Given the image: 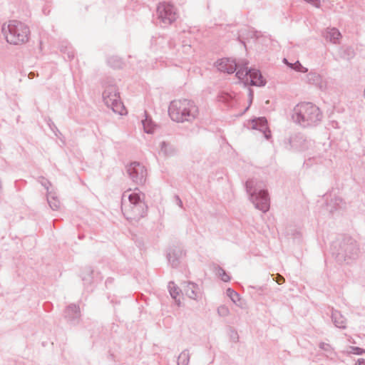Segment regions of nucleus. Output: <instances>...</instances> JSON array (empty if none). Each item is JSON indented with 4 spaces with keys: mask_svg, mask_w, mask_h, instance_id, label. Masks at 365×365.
Here are the masks:
<instances>
[{
    "mask_svg": "<svg viewBox=\"0 0 365 365\" xmlns=\"http://www.w3.org/2000/svg\"><path fill=\"white\" fill-rule=\"evenodd\" d=\"M150 50L153 51V53H155L158 51L157 37L152 36L150 39Z\"/></svg>",
    "mask_w": 365,
    "mask_h": 365,
    "instance_id": "c9c22d12",
    "label": "nucleus"
},
{
    "mask_svg": "<svg viewBox=\"0 0 365 365\" xmlns=\"http://www.w3.org/2000/svg\"><path fill=\"white\" fill-rule=\"evenodd\" d=\"M168 111L170 118L178 123L192 122L199 113L195 103L186 98L171 101Z\"/></svg>",
    "mask_w": 365,
    "mask_h": 365,
    "instance_id": "f03ea898",
    "label": "nucleus"
},
{
    "mask_svg": "<svg viewBox=\"0 0 365 365\" xmlns=\"http://www.w3.org/2000/svg\"><path fill=\"white\" fill-rule=\"evenodd\" d=\"M144 198V193L137 187L133 192L131 189H128L123 193L121 210L127 220L136 222L145 215L148 206Z\"/></svg>",
    "mask_w": 365,
    "mask_h": 365,
    "instance_id": "f257e3e1",
    "label": "nucleus"
},
{
    "mask_svg": "<svg viewBox=\"0 0 365 365\" xmlns=\"http://www.w3.org/2000/svg\"><path fill=\"white\" fill-rule=\"evenodd\" d=\"M355 365H365V359H359Z\"/></svg>",
    "mask_w": 365,
    "mask_h": 365,
    "instance_id": "de8ad7c7",
    "label": "nucleus"
},
{
    "mask_svg": "<svg viewBox=\"0 0 365 365\" xmlns=\"http://www.w3.org/2000/svg\"><path fill=\"white\" fill-rule=\"evenodd\" d=\"M215 66L220 71L229 74L235 73L237 68V63L234 59L229 58L218 60L215 63Z\"/></svg>",
    "mask_w": 365,
    "mask_h": 365,
    "instance_id": "f8f14e48",
    "label": "nucleus"
},
{
    "mask_svg": "<svg viewBox=\"0 0 365 365\" xmlns=\"http://www.w3.org/2000/svg\"><path fill=\"white\" fill-rule=\"evenodd\" d=\"M34 76V73H32V72H31V73L29 74V77L30 78H32Z\"/></svg>",
    "mask_w": 365,
    "mask_h": 365,
    "instance_id": "3c124183",
    "label": "nucleus"
},
{
    "mask_svg": "<svg viewBox=\"0 0 365 365\" xmlns=\"http://www.w3.org/2000/svg\"><path fill=\"white\" fill-rule=\"evenodd\" d=\"M339 55L341 58L349 60L354 58L355 53L351 46H342L339 49Z\"/></svg>",
    "mask_w": 365,
    "mask_h": 365,
    "instance_id": "a878e982",
    "label": "nucleus"
},
{
    "mask_svg": "<svg viewBox=\"0 0 365 365\" xmlns=\"http://www.w3.org/2000/svg\"><path fill=\"white\" fill-rule=\"evenodd\" d=\"M83 237H84L83 235H80L78 236V238L81 240V239H83Z\"/></svg>",
    "mask_w": 365,
    "mask_h": 365,
    "instance_id": "6e6d98bb",
    "label": "nucleus"
},
{
    "mask_svg": "<svg viewBox=\"0 0 365 365\" xmlns=\"http://www.w3.org/2000/svg\"><path fill=\"white\" fill-rule=\"evenodd\" d=\"M2 190V182H1V180L0 179V192H1Z\"/></svg>",
    "mask_w": 365,
    "mask_h": 365,
    "instance_id": "864d4df0",
    "label": "nucleus"
},
{
    "mask_svg": "<svg viewBox=\"0 0 365 365\" xmlns=\"http://www.w3.org/2000/svg\"><path fill=\"white\" fill-rule=\"evenodd\" d=\"M217 274L223 282H229L230 280V276L226 273L225 270L220 267L217 268Z\"/></svg>",
    "mask_w": 365,
    "mask_h": 365,
    "instance_id": "473e14b6",
    "label": "nucleus"
},
{
    "mask_svg": "<svg viewBox=\"0 0 365 365\" xmlns=\"http://www.w3.org/2000/svg\"><path fill=\"white\" fill-rule=\"evenodd\" d=\"M292 118L294 123L308 128L317 125L322 119V113L312 103L303 102L294 108Z\"/></svg>",
    "mask_w": 365,
    "mask_h": 365,
    "instance_id": "7ed1b4c3",
    "label": "nucleus"
},
{
    "mask_svg": "<svg viewBox=\"0 0 365 365\" xmlns=\"http://www.w3.org/2000/svg\"><path fill=\"white\" fill-rule=\"evenodd\" d=\"M349 353L356 355H361L365 353V350L358 346H350Z\"/></svg>",
    "mask_w": 365,
    "mask_h": 365,
    "instance_id": "f704fd0d",
    "label": "nucleus"
},
{
    "mask_svg": "<svg viewBox=\"0 0 365 365\" xmlns=\"http://www.w3.org/2000/svg\"><path fill=\"white\" fill-rule=\"evenodd\" d=\"M226 294L234 303H236L240 299L239 294L231 288L227 289Z\"/></svg>",
    "mask_w": 365,
    "mask_h": 365,
    "instance_id": "2f4dec72",
    "label": "nucleus"
},
{
    "mask_svg": "<svg viewBox=\"0 0 365 365\" xmlns=\"http://www.w3.org/2000/svg\"><path fill=\"white\" fill-rule=\"evenodd\" d=\"M1 32L6 41L14 45L25 43L29 41L30 36L29 27L17 20L9 21L8 25L4 24L1 26Z\"/></svg>",
    "mask_w": 365,
    "mask_h": 365,
    "instance_id": "39448f33",
    "label": "nucleus"
},
{
    "mask_svg": "<svg viewBox=\"0 0 365 365\" xmlns=\"http://www.w3.org/2000/svg\"><path fill=\"white\" fill-rule=\"evenodd\" d=\"M104 91L102 97L105 103H108V99L118 98L120 97L118 88L114 83V80L108 78L103 81Z\"/></svg>",
    "mask_w": 365,
    "mask_h": 365,
    "instance_id": "9b49d317",
    "label": "nucleus"
},
{
    "mask_svg": "<svg viewBox=\"0 0 365 365\" xmlns=\"http://www.w3.org/2000/svg\"><path fill=\"white\" fill-rule=\"evenodd\" d=\"M50 128L53 130V126L54 128H56V125H54V123L52 122L51 123H48Z\"/></svg>",
    "mask_w": 365,
    "mask_h": 365,
    "instance_id": "8fccbe9b",
    "label": "nucleus"
},
{
    "mask_svg": "<svg viewBox=\"0 0 365 365\" xmlns=\"http://www.w3.org/2000/svg\"><path fill=\"white\" fill-rule=\"evenodd\" d=\"M67 56L69 61L74 58V53L73 51H68Z\"/></svg>",
    "mask_w": 365,
    "mask_h": 365,
    "instance_id": "49530a36",
    "label": "nucleus"
},
{
    "mask_svg": "<svg viewBox=\"0 0 365 365\" xmlns=\"http://www.w3.org/2000/svg\"><path fill=\"white\" fill-rule=\"evenodd\" d=\"M108 65L113 68H121L123 67V62L118 56H111L108 59Z\"/></svg>",
    "mask_w": 365,
    "mask_h": 365,
    "instance_id": "c85d7f7f",
    "label": "nucleus"
},
{
    "mask_svg": "<svg viewBox=\"0 0 365 365\" xmlns=\"http://www.w3.org/2000/svg\"><path fill=\"white\" fill-rule=\"evenodd\" d=\"M249 98H251V101H253V97H254V93H253V91L251 89V88H249Z\"/></svg>",
    "mask_w": 365,
    "mask_h": 365,
    "instance_id": "09e8293b",
    "label": "nucleus"
},
{
    "mask_svg": "<svg viewBox=\"0 0 365 365\" xmlns=\"http://www.w3.org/2000/svg\"><path fill=\"white\" fill-rule=\"evenodd\" d=\"M245 189L255 207L264 213L267 212L269 209V197L267 190L262 188V186L253 179L246 181Z\"/></svg>",
    "mask_w": 365,
    "mask_h": 365,
    "instance_id": "423d86ee",
    "label": "nucleus"
},
{
    "mask_svg": "<svg viewBox=\"0 0 365 365\" xmlns=\"http://www.w3.org/2000/svg\"><path fill=\"white\" fill-rule=\"evenodd\" d=\"M176 204L181 208H182V202L178 195L175 196Z\"/></svg>",
    "mask_w": 365,
    "mask_h": 365,
    "instance_id": "37998d69",
    "label": "nucleus"
},
{
    "mask_svg": "<svg viewBox=\"0 0 365 365\" xmlns=\"http://www.w3.org/2000/svg\"><path fill=\"white\" fill-rule=\"evenodd\" d=\"M252 101H251V98H249V103H250V105L252 103Z\"/></svg>",
    "mask_w": 365,
    "mask_h": 365,
    "instance_id": "4d7b16f0",
    "label": "nucleus"
},
{
    "mask_svg": "<svg viewBox=\"0 0 365 365\" xmlns=\"http://www.w3.org/2000/svg\"><path fill=\"white\" fill-rule=\"evenodd\" d=\"M331 254L339 263H351L359 256V248L355 240L344 237L334 242L331 247Z\"/></svg>",
    "mask_w": 365,
    "mask_h": 365,
    "instance_id": "20e7f679",
    "label": "nucleus"
},
{
    "mask_svg": "<svg viewBox=\"0 0 365 365\" xmlns=\"http://www.w3.org/2000/svg\"><path fill=\"white\" fill-rule=\"evenodd\" d=\"M252 128L255 130H259L264 133L266 139L271 138V133L267 125V120L264 117H259L252 120Z\"/></svg>",
    "mask_w": 365,
    "mask_h": 365,
    "instance_id": "ddd939ff",
    "label": "nucleus"
},
{
    "mask_svg": "<svg viewBox=\"0 0 365 365\" xmlns=\"http://www.w3.org/2000/svg\"><path fill=\"white\" fill-rule=\"evenodd\" d=\"M217 313L221 317H226L229 314L230 310L226 306L222 305L217 308Z\"/></svg>",
    "mask_w": 365,
    "mask_h": 365,
    "instance_id": "72a5a7b5",
    "label": "nucleus"
},
{
    "mask_svg": "<svg viewBox=\"0 0 365 365\" xmlns=\"http://www.w3.org/2000/svg\"><path fill=\"white\" fill-rule=\"evenodd\" d=\"M249 287L256 289L257 292H262L264 290L263 286H250Z\"/></svg>",
    "mask_w": 365,
    "mask_h": 365,
    "instance_id": "c03bdc74",
    "label": "nucleus"
},
{
    "mask_svg": "<svg viewBox=\"0 0 365 365\" xmlns=\"http://www.w3.org/2000/svg\"><path fill=\"white\" fill-rule=\"evenodd\" d=\"M108 107H110L112 110L120 115L125 114V108L120 101V97L118 98L108 99V103H105Z\"/></svg>",
    "mask_w": 365,
    "mask_h": 365,
    "instance_id": "a211bd4d",
    "label": "nucleus"
},
{
    "mask_svg": "<svg viewBox=\"0 0 365 365\" xmlns=\"http://www.w3.org/2000/svg\"><path fill=\"white\" fill-rule=\"evenodd\" d=\"M154 16H155V19H154L153 21L155 25H157L158 22L155 21L160 19V2L156 4L155 14Z\"/></svg>",
    "mask_w": 365,
    "mask_h": 365,
    "instance_id": "58836bf2",
    "label": "nucleus"
},
{
    "mask_svg": "<svg viewBox=\"0 0 365 365\" xmlns=\"http://www.w3.org/2000/svg\"><path fill=\"white\" fill-rule=\"evenodd\" d=\"M217 98L220 102L224 103L228 106H230L231 104L232 101V96L230 94H229L227 93H225V92H222L220 94H219Z\"/></svg>",
    "mask_w": 365,
    "mask_h": 365,
    "instance_id": "c756f323",
    "label": "nucleus"
},
{
    "mask_svg": "<svg viewBox=\"0 0 365 365\" xmlns=\"http://www.w3.org/2000/svg\"><path fill=\"white\" fill-rule=\"evenodd\" d=\"M305 139L301 133H297L289 138L290 147L295 150H303L305 148Z\"/></svg>",
    "mask_w": 365,
    "mask_h": 365,
    "instance_id": "6ab92c4d",
    "label": "nucleus"
},
{
    "mask_svg": "<svg viewBox=\"0 0 365 365\" xmlns=\"http://www.w3.org/2000/svg\"><path fill=\"white\" fill-rule=\"evenodd\" d=\"M232 334L231 337L232 338V339L235 341H237L238 338H239L237 333L235 331H232Z\"/></svg>",
    "mask_w": 365,
    "mask_h": 365,
    "instance_id": "a18cd8bd",
    "label": "nucleus"
},
{
    "mask_svg": "<svg viewBox=\"0 0 365 365\" xmlns=\"http://www.w3.org/2000/svg\"><path fill=\"white\" fill-rule=\"evenodd\" d=\"M185 294L190 299L198 300L200 297V288L198 284L192 282H183L182 283Z\"/></svg>",
    "mask_w": 365,
    "mask_h": 365,
    "instance_id": "4468645a",
    "label": "nucleus"
},
{
    "mask_svg": "<svg viewBox=\"0 0 365 365\" xmlns=\"http://www.w3.org/2000/svg\"><path fill=\"white\" fill-rule=\"evenodd\" d=\"M81 311L78 305L70 304L66 307L63 311V317L67 323L71 326H76L81 321Z\"/></svg>",
    "mask_w": 365,
    "mask_h": 365,
    "instance_id": "1a4fd4ad",
    "label": "nucleus"
},
{
    "mask_svg": "<svg viewBox=\"0 0 365 365\" xmlns=\"http://www.w3.org/2000/svg\"><path fill=\"white\" fill-rule=\"evenodd\" d=\"M178 152V150L174 145L165 141L161 143V153H163L165 158L175 156Z\"/></svg>",
    "mask_w": 365,
    "mask_h": 365,
    "instance_id": "5701e85b",
    "label": "nucleus"
},
{
    "mask_svg": "<svg viewBox=\"0 0 365 365\" xmlns=\"http://www.w3.org/2000/svg\"><path fill=\"white\" fill-rule=\"evenodd\" d=\"M94 271L91 267L85 268L84 272L82 274V281L84 284H92L93 282Z\"/></svg>",
    "mask_w": 365,
    "mask_h": 365,
    "instance_id": "bb28decb",
    "label": "nucleus"
},
{
    "mask_svg": "<svg viewBox=\"0 0 365 365\" xmlns=\"http://www.w3.org/2000/svg\"><path fill=\"white\" fill-rule=\"evenodd\" d=\"M108 282H111V279H108L106 282V284H107Z\"/></svg>",
    "mask_w": 365,
    "mask_h": 365,
    "instance_id": "5fc2aeb1",
    "label": "nucleus"
},
{
    "mask_svg": "<svg viewBox=\"0 0 365 365\" xmlns=\"http://www.w3.org/2000/svg\"><path fill=\"white\" fill-rule=\"evenodd\" d=\"M52 308H53L52 303H51L49 302H46L43 303V309L46 312H51Z\"/></svg>",
    "mask_w": 365,
    "mask_h": 365,
    "instance_id": "a19ab883",
    "label": "nucleus"
},
{
    "mask_svg": "<svg viewBox=\"0 0 365 365\" xmlns=\"http://www.w3.org/2000/svg\"><path fill=\"white\" fill-rule=\"evenodd\" d=\"M255 36H256V38H258V36H257V33L255 34Z\"/></svg>",
    "mask_w": 365,
    "mask_h": 365,
    "instance_id": "13d9d810",
    "label": "nucleus"
},
{
    "mask_svg": "<svg viewBox=\"0 0 365 365\" xmlns=\"http://www.w3.org/2000/svg\"><path fill=\"white\" fill-rule=\"evenodd\" d=\"M327 200V210L330 213H333L334 211L342 208L344 205L342 198L339 197H334V198H331L329 200Z\"/></svg>",
    "mask_w": 365,
    "mask_h": 365,
    "instance_id": "b1692460",
    "label": "nucleus"
},
{
    "mask_svg": "<svg viewBox=\"0 0 365 365\" xmlns=\"http://www.w3.org/2000/svg\"><path fill=\"white\" fill-rule=\"evenodd\" d=\"M185 256V251L179 243L170 245L165 250V257L168 264L173 268L178 267Z\"/></svg>",
    "mask_w": 365,
    "mask_h": 365,
    "instance_id": "0eeeda50",
    "label": "nucleus"
},
{
    "mask_svg": "<svg viewBox=\"0 0 365 365\" xmlns=\"http://www.w3.org/2000/svg\"><path fill=\"white\" fill-rule=\"evenodd\" d=\"M247 64L248 63L247 61L244 62L242 64L237 63V68L235 71H237L236 76L240 80H243L245 85L248 84L249 74L250 72H252L250 68H248Z\"/></svg>",
    "mask_w": 365,
    "mask_h": 365,
    "instance_id": "f3484780",
    "label": "nucleus"
},
{
    "mask_svg": "<svg viewBox=\"0 0 365 365\" xmlns=\"http://www.w3.org/2000/svg\"><path fill=\"white\" fill-rule=\"evenodd\" d=\"M142 124L144 129L145 133L148 134H151L154 132L155 128L156 125L150 117L148 116L145 113V118L144 120H142Z\"/></svg>",
    "mask_w": 365,
    "mask_h": 365,
    "instance_id": "393cba45",
    "label": "nucleus"
},
{
    "mask_svg": "<svg viewBox=\"0 0 365 365\" xmlns=\"http://www.w3.org/2000/svg\"><path fill=\"white\" fill-rule=\"evenodd\" d=\"M168 289L171 297L175 301V304L178 307H180L181 301L180 294L182 292L181 289L173 282H170L168 283Z\"/></svg>",
    "mask_w": 365,
    "mask_h": 365,
    "instance_id": "412c9836",
    "label": "nucleus"
},
{
    "mask_svg": "<svg viewBox=\"0 0 365 365\" xmlns=\"http://www.w3.org/2000/svg\"><path fill=\"white\" fill-rule=\"evenodd\" d=\"M323 37L327 41L334 44L339 43V39L341 34L336 28H327L323 31Z\"/></svg>",
    "mask_w": 365,
    "mask_h": 365,
    "instance_id": "dca6fc26",
    "label": "nucleus"
},
{
    "mask_svg": "<svg viewBox=\"0 0 365 365\" xmlns=\"http://www.w3.org/2000/svg\"><path fill=\"white\" fill-rule=\"evenodd\" d=\"M274 280L279 284H282L284 282L285 279L284 278V277H282V275L277 274L275 275L274 278Z\"/></svg>",
    "mask_w": 365,
    "mask_h": 365,
    "instance_id": "ea45409f",
    "label": "nucleus"
},
{
    "mask_svg": "<svg viewBox=\"0 0 365 365\" xmlns=\"http://www.w3.org/2000/svg\"><path fill=\"white\" fill-rule=\"evenodd\" d=\"M307 78V81L309 84L314 85L321 90L324 88V83L322 81V78L319 73L311 71L308 73Z\"/></svg>",
    "mask_w": 365,
    "mask_h": 365,
    "instance_id": "4be33fe9",
    "label": "nucleus"
},
{
    "mask_svg": "<svg viewBox=\"0 0 365 365\" xmlns=\"http://www.w3.org/2000/svg\"><path fill=\"white\" fill-rule=\"evenodd\" d=\"M127 173L133 182L143 185L146 181L147 170L140 163L134 161L126 166Z\"/></svg>",
    "mask_w": 365,
    "mask_h": 365,
    "instance_id": "6e6552de",
    "label": "nucleus"
},
{
    "mask_svg": "<svg viewBox=\"0 0 365 365\" xmlns=\"http://www.w3.org/2000/svg\"><path fill=\"white\" fill-rule=\"evenodd\" d=\"M53 201L48 198V202L49 204V206L52 210H56L59 207V202L56 200L54 197H53Z\"/></svg>",
    "mask_w": 365,
    "mask_h": 365,
    "instance_id": "4c0bfd02",
    "label": "nucleus"
},
{
    "mask_svg": "<svg viewBox=\"0 0 365 365\" xmlns=\"http://www.w3.org/2000/svg\"><path fill=\"white\" fill-rule=\"evenodd\" d=\"M283 61H284L286 64H287V65L289 66V63H289V62H288V61L287 60V58H284Z\"/></svg>",
    "mask_w": 365,
    "mask_h": 365,
    "instance_id": "603ef678",
    "label": "nucleus"
},
{
    "mask_svg": "<svg viewBox=\"0 0 365 365\" xmlns=\"http://www.w3.org/2000/svg\"><path fill=\"white\" fill-rule=\"evenodd\" d=\"M249 74V83L248 84L255 86H264L266 84V81L263 78L261 72L256 68H250Z\"/></svg>",
    "mask_w": 365,
    "mask_h": 365,
    "instance_id": "2eb2a0df",
    "label": "nucleus"
},
{
    "mask_svg": "<svg viewBox=\"0 0 365 365\" xmlns=\"http://www.w3.org/2000/svg\"><path fill=\"white\" fill-rule=\"evenodd\" d=\"M161 24H171L178 18L176 9L173 5L161 2Z\"/></svg>",
    "mask_w": 365,
    "mask_h": 365,
    "instance_id": "9d476101",
    "label": "nucleus"
},
{
    "mask_svg": "<svg viewBox=\"0 0 365 365\" xmlns=\"http://www.w3.org/2000/svg\"><path fill=\"white\" fill-rule=\"evenodd\" d=\"M331 320L336 327L343 329L346 328V319L340 312L332 310Z\"/></svg>",
    "mask_w": 365,
    "mask_h": 365,
    "instance_id": "aec40b11",
    "label": "nucleus"
},
{
    "mask_svg": "<svg viewBox=\"0 0 365 365\" xmlns=\"http://www.w3.org/2000/svg\"><path fill=\"white\" fill-rule=\"evenodd\" d=\"M289 67L298 72L307 73L308 69L304 67L299 61L294 63H289Z\"/></svg>",
    "mask_w": 365,
    "mask_h": 365,
    "instance_id": "7c9ffc66",
    "label": "nucleus"
},
{
    "mask_svg": "<svg viewBox=\"0 0 365 365\" xmlns=\"http://www.w3.org/2000/svg\"><path fill=\"white\" fill-rule=\"evenodd\" d=\"M43 181L41 182V185L46 189V190H48V186L51 185V182L43 178Z\"/></svg>",
    "mask_w": 365,
    "mask_h": 365,
    "instance_id": "79ce46f5",
    "label": "nucleus"
},
{
    "mask_svg": "<svg viewBox=\"0 0 365 365\" xmlns=\"http://www.w3.org/2000/svg\"><path fill=\"white\" fill-rule=\"evenodd\" d=\"M190 354L187 349L183 350L178 358V365H188Z\"/></svg>",
    "mask_w": 365,
    "mask_h": 365,
    "instance_id": "cd10ccee",
    "label": "nucleus"
},
{
    "mask_svg": "<svg viewBox=\"0 0 365 365\" xmlns=\"http://www.w3.org/2000/svg\"><path fill=\"white\" fill-rule=\"evenodd\" d=\"M319 346L321 349L324 350V351H326L327 353H331V351H332V348H331V345L329 344H327L324 342H321L319 344Z\"/></svg>",
    "mask_w": 365,
    "mask_h": 365,
    "instance_id": "e433bc0d",
    "label": "nucleus"
}]
</instances>
